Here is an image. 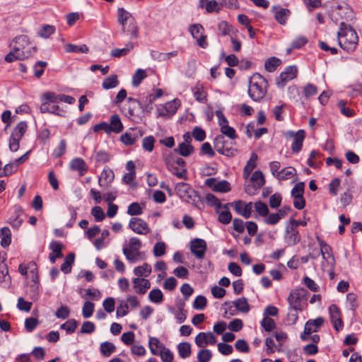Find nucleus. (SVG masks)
Segmentation results:
<instances>
[{"mask_svg": "<svg viewBox=\"0 0 362 362\" xmlns=\"http://www.w3.org/2000/svg\"><path fill=\"white\" fill-rule=\"evenodd\" d=\"M272 12L274 14L275 20L282 25L286 23L287 19L291 13L289 9L282 8L280 6H273Z\"/></svg>", "mask_w": 362, "mask_h": 362, "instance_id": "nucleus-12", "label": "nucleus"}, {"mask_svg": "<svg viewBox=\"0 0 362 362\" xmlns=\"http://www.w3.org/2000/svg\"><path fill=\"white\" fill-rule=\"evenodd\" d=\"M47 65L46 62L38 61L34 65V74L35 76L37 78H40L44 73V69Z\"/></svg>", "mask_w": 362, "mask_h": 362, "instance_id": "nucleus-60", "label": "nucleus"}, {"mask_svg": "<svg viewBox=\"0 0 362 362\" xmlns=\"http://www.w3.org/2000/svg\"><path fill=\"white\" fill-rule=\"evenodd\" d=\"M296 174V170L294 168L289 166V167L285 168L279 171V178L280 180H287L290 177H291Z\"/></svg>", "mask_w": 362, "mask_h": 362, "instance_id": "nucleus-51", "label": "nucleus"}, {"mask_svg": "<svg viewBox=\"0 0 362 362\" xmlns=\"http://www.w3.org/2000/svg\"><path fill=\"white\" fill-rule=\"evenodd\" d=\"M268 82L261 74L255 73L250 78L248 94L250 98L259 102L267 93Z\"/></svg>", "mask_w": 362, "mask_h": 362, "instance_id": "nucleus-2", "label": "nucleus"}, {"mask_svg": "<svg viewBox=\"0 0 362 362\" xmlns=\"http://www.w3.org/2000/svg\"><path fill=\"white\" fill-rule=\"evenodd\" d=\"M115 177L114 172L110 168H105L101 173V177L98 179V183L100 186H108Z\"/></svg>", "mask_w": 362, "mask_h": 362, "instance_id": "nucleus-20", "label": "nucleus"}, {"mask_svg": "<svg viewBox=\"0 0 362 362\" xmlns=\"http://www.w3.org/2000/svg\"><path fill=\"white\" fill-rule=\"evenodd\" d=\"M26 55L27 54H24L23 52H22V53L18 52L17 53L12 48V50L8 54H7L6 55L5 61L7 62H9V63L13 62L15 60L23 61L26 59Z\"/></svg>", "mask_w": 362, "mask_h": 362, "instance_id": "nucleus-40", "label": "nucleus"}, {"mask_svg": "<svg viewBox=\"0 0 362 362\" xmlns=\"http://www.w3.org/2000/svg\"><path fill=\"white\" fill-rule=\"evenodd\" d=\"M91 214L97 222L102 221L105 218V213L103 209L98 206L92 208Z\"/></svg>", "mask_w": 362, "mask_h": 362, "instance_id": "nucleus-62", "label": "nucleus"}, {"mask_svg": "<svg viewBox=\"0 0 362 362\" xmlns=\"http://www.w3.org/2000/svg\"><path fill=\"white\" fill-rule=\"evenodd\" d=\"M132 18H134L132 14L124 8L121 7L117 8V21L118 23L122 25V28H124V26L127 24V21L132 19Z\"/></svg>", "mask_w": 362, "mask_h": 362, "instance_id": "nucleus-25", "label": "nucleus"}, {"mask_svg": "<svg viewBox=\"0 0 362 362\" xmlns=\"http://www.w3.org/2000/svg\"><path fill=\"white\" fill-rule=\"evenodd\" d=\"M159 353L160 354H158V356H160V358L163 362H173V354L169 349L165 347V349L160 350Z\"/></svg>", "mask_w": 362, "mask_h": 362, "instance_id": "nucleus-64", "label": "nucleus"}, {"mask_svg": "<svg viewBox=\"0 0 362 362\" xmlns=\"http://www.w3.org/2000/svg\"><path fill=\"white\" fill-rule=\"evenodd\" d=\"M70 168L72 170L78 171L80 176H83L88 171V166L85 161L81 158H76L70 163Z\"/></svg>", "mask_w": 362, "mask_h": 362, "instance_id": "nucleus-19", "label": "nucleus"}, {"mask_svg": "<svg viewBox=\"0 0 362 362\" xmlns=\"http://www.w3.org/2000/svg\"><path fill=\"white\" fill-rule=\"evenodd\" d=\"M206 249V243L203 239L197 238L190 242L191 252L199 259L204 257Z\"/></svg>", "mask_w": 362, "mask_h": 362, "instance_id": "nucleus-8", "label": "nucleus"}, {"mask_svg": "<svg viewBox=\"0 0 362 362\" xmlns=\"http://www.w3.org/2000/svg\"><path fill=\"white\" fill-rule=\"evenodd\" d=\"M75 259V255L72 252L69 253L66 255V257L64 259V262L61 265V270L64 274H69L71 271V266L74 262Z\"/></svg>", "mask_w": 362, "mask_h": 362, "instance_id": "nucleus-31", "label": "nucleus"}, {"mask_svg": "<svg viewBox=\"0 0 362 362\" xmlns=\"http://www.w3.org/2000/svg\"><path fill=\"white\" fill-rule=\"evenodd\" d=\"M62 247L63 245L59 241H52L49 245V249L54 253L55 257H58V258L63 257L62 252Z\"/></svg>", "mask_w": 362, "mask_h": 362, "instance_id": "nucleus-55", "label": "nucleus"}, {"mask_svg": "<svg viewBox=\"0 0 362 362\" xmlns=\"http://www.w3.org/2000/svg\"><path fill=\"white\" fill-rule=\"evenodd\" d=\"M127 214L130 216L140 215L142 214V209L139 203L133 202L128 206Z\"/></svg>", "mask_w": 362, "mask_h": 362, "instance_id": "nucleus-63", "label": "nucleus"}, {"mask_svg": "<svg viewBox=\"0 0 362 362\" xmlns=\"http://www.w3.org/2000/svg\"><path fill=\"white\" fill-rule=\"evenodd\" d=\"M94 158L96 163H105L110 160L109 153L102 150L95 152Z\"/></svg>", "mask_w": 362, "mask_h": 362, "instance_id": "nucleus-54", "label": "nucleus"}, {"mask_svg": "<svg viewBox=\"0 0 362 362\" xmlns=\"http://www.w3.org/2000/svg\"><path fill=\"white\" fill-rule=\"evenodd\" d=\"M286 232L287 235L285 236V239L288 245H294L300 240L299 233L295 228L287 227Z\"/></svg>", "mask_w": 362, "mask_h": 362, "instance_id": "nucleus-23", "label": "nucleus"}, {"mask_svg": "<svg viewBox=\"0 0 362 362\" xmlns=\"http://www.w3.org/2000/svg\"><path fill=\"white\" fill-rule=\"evenodd\" d=\"M110 132L116 134L120 133L123 129V124L118 115H112L110 118L109 124Z\"/></svg>", "mask_w": 362, "mask_h": 362, "instance_id": "nucleus-22", "label": "nucleus"}, {"mask_svg": "<svg viewBox=\"0 0 362 362\" xmlns=\"http://www.w3.org/2000/svg\"><path fill=\"white\" fill-rule=\"evenodd\" d=\"M1 245L3 247H8L11 242V233L8 227H4L0 230Z\"/></svg>", "mask_w": 362, "mask_h": 362, "instance_id": "nucleus-30", "label": "nucleus"}, {"mask_svg": "<svg viewBox=\"0 0 362 362\" xmlns=\"http://www.w3.org/2000/svg\"><path fill=\"white\" fill-rule=\"evenodd\" d=\"M133 284L136 292L139 294H144L151 286L150 281L143 278H134Z\"/></svg>", "mask_w": 362, "mask_h": 362, "instance_id": "nucleus-18", "label": "nucleus"}, {"mask_svg": "<svg viewBox=\"0 0 362 362\" xmlns=\"http://www.w3.org/2000/svg\"><path fill=\"white\" fill-rule=\"evenodd\" d=\"M30 42L29 38L25 35H20L15 37L12 42L9 44V47L13 48L16 52H23L26 55V59L30 57L33 52L36 51L35 47L27 48L30 45Z\"/></svg>", "mask_w": 362, "mask_h": 362, "instance_id": "nucleus-5", "label": "nucleus"}, {"mask_svg": "<svg viewBox=\"0 0 362 362\" xmlns=\"http://www.w3.org/2000/svg\"><path fill=\"white\" fill-rule=\"evenodd\" d=\"M206 298L204 296L200 295L195 298L193 307L196 310H202L206 307Z\"/></svg>", "mask_w": 362, "mask_h": 362, "instance_id": "nucleus-61", "label": "nucleus"}, {"mask_svg": "<svg viewBox=\"0 0 362 362\" xmlns=\"http://www.w3.org/2000/svg\"><path fill=\"white\" fill-rule=\"evenodd\" d=\"M230 189V183L226 180L217 182L214 187V191L218 192H228Z\"/></svg>", "mask_w": 362, "mask_h": 362, "instance_id": "nucleus-57", "label": "nucleus"}, {"mask_svg": "<svg viewBox=\"0 0 362 362\" xmlns=\"http://www.w3.org/2000/svg\"><path fill=\"white\" fill-rule=\"evenodd\" d=\"M129 313V305L124 300H119V305L117 308V317H123Z\"/></svg>", "mask_w": 362, "mask_h": 362, "instance_id": "nucleus-59", "label": "nucleus"}, {"mask_svg": "<svg viewBox=\"0 0 362 362\" xmlns=\"http://www.w3.org/2000/svg\"><path fill=\"white\" fill-rule=\"evenodd\" d=\"M148 346L153 355H158L160 350L165 349V346L161 344L156 337H150L148 340Z\"/></svg>", "mask_w": 362, "mask_h": 362, "instance_id": "nucleus-29", "label": "nucleus"}, {"mask_svg": "<svg viewBox=\"0 0 362 362\" xmlns=\"http://www.w3.org/2000/svg\"><path fill=\"white\" fill-rule=\"evenodd\" d=\"M119 84L117 76L116 74L111 75L105 78L102 83V87L105 89H111L115 88Z\"/></svg>", "mask_w": 362, "mask_h": 362, "instance_id": "nucleus-36", "label": "nucleus"}, {"mask_svg": "<svg viewBox=\"0 0 362 362\" xmlns=\"http://www.w3.org/2000/svg\"><path fill=\"white\" fill-rule=\"evenodd\" d=\"M176 153H178L180 155L184 157H187L190 156L194 151L193 146L190 144H186L185 142H182L179 144L177 148L174 150Z\"/></svg>", "mask_w": 362, "mask_h": 362, "instance_id": "nucleus-28", "label": "nucleus"}, {"mask_svg": "<svg viewBox=\"0 0 362 362\" xmlns=\"http://www.w3.org/2000/svg\"><path fill=\"white\" fill-rule=\"evenodd\" d=\"M129 227L139 235H146L150 232L147 223L140 218H132L129 223Z\"/></svg>", "mask_w": 362, "mask_h": 362, "instance_id": "nucleus-11", "label": "nucleus"}, {"mask_svg": "<svg viewBox=\"0 0 362 362\" xmlns=\"http://www.w3.org/2000/svg\"><path fill=\"white\" fill-rule=\"evenodd\" d=\"M11 282V278L8 274V267L6 264L0 263V283H5L6 286H9Z\"/></svg>", "mask_w": 362, "mask_h": 362, "instance_id": "nucleus-34", "label": "nucleus"}, {"mask_svg": "<svg viewBox=\"0 0 362 362\" xmlns=\"http://www.w3.org/2000/svg\"><path fill=\"white\" fill-rule=\"evenodd\" d=\"M179 355L185 358L191 355V345L188 342H181L177 345Z\"/></svg>", "mask_w": 362, "mask_h": 362, "instance_id": "nucleus-38", "label": "nucleus"}, {"mask_svg": "<svg viewBox=\"0 0 362 362\" xmlns=\"http://www.w3.org/2000/svg\"><path fill=\"white\" fill-rule=\"evenodd\" d=\"M42 113H52L61 117H65L66 112L61 109L58 105L51 104L50 103H42L40 107Z\"/></svg>", "mask_w": 362, "mask_h": 362, "instance_id": "nucleus-17", "label": "nucleus"}, {"mask_svg": "<svg viewBox=\"0 0 362 362\" xmlns=\"http://www.w3.org/2000/svg\"><path fill=\"white\" fill-rule=\"evenodd\" d=\"M221 310H223L224 315H237L238 312L233 301L226 302L222 305Z\"/></svg>", "mask_w": 362, "mask_h": 362, "instance_id": "nucleus-47", "label": "nucleus"}, {"mask_svg": "<svg viewBox=\"0 0 362 362\" xmlns=\"http://www.w3.org/2000/svg\"><path fill=\"white\" fill-rule=\"evenodd\" d=\"M289 134L293 138L291 149L293 152L298 153L302 148L303 142L305 137V132L304 130L300 129L296 133L290 132Z\"/></svg>", "mask_w": 362, "mask_h": 362, "instance_id": "nucleus-14", "label": "nucleus"}, {"mask_svg": "<svg viewBox=\"0 0 362 362\" xmlns=\"http://www.w3.org/2000/svg\"><path fill=\"white\" fill-rule=\"evenodd\" d=\"M122 30L123 33L130 35L132 38L136 39L139 37V27L134 18H132L127 26H124Z\"/></svg>", "mask_w": 362, "mask_h": 362, "instance_id": "nucleus-24", "label": "nucleus"}, {"mask_svg": "<svg viewBox=\"0 0 362 362\" xmlns=\"http://www.w3.org/2000/svg\"><path fill=\"white\" fill-rule=\"evenodd\" d=\"M235 142L226 140L223 135L216 136L214 141L216 151L228 157H233L237 154L238 149L235 148Z\"/></svg>", "mask_w": 362, "mask_h": 362, "instance_id": "nucleus-4", "label": "nucleus"}, {"mask_svg": "<svg viewBox=\"0 0 362 362\" xmlns=\"http://www.w3.org/2000/svg\"><path fill=\"white\" fill-rule=\"evenodd\" d=\"M154 143L155 139L153 136H146L142 140V148L148 152H151L154 148Z\"/></svg>", "mask_w": 362, "mask_h": 362, "instance_id": "nucleus-53", "label": "nucleus"}, {"mask_svg": "<svg viewBox=\"0 0 362 362\" xmlns=\"http://www.w3.org/2000/svg\"><path fill=\"white\" fill-rule=\"evenodd\" d=\"M146 77V71L144 69H139L136 70L132 77V85L137 87L141 81Z\"/></svg>", "mask_w": 362, "mask_h": 362, "instance_id": "nucleus-45", "label": "nucleus"}, {"mask_svg": "<svg viewBox=\"0 0 362 362\" xmlns=\"http://www.w3.org/2000/svg\"><path fill=\"white\" fill-rule=\"evenodd\" d=\"M305 189V184L303 182H298L291 190V196L294 197H298L303 196Z\"/></svg>", "mask_w": 362, "mask_h": 362, "instance_id": "nucleus-58", "label": "nucleus"}, {"mask_svg": "<svg viewBox=\"0 0 362 362\" xmlns=\"http://www.w3.org/2000/svg\"><path fill=\"white\" fill-rule=\"evenodd\" d=\"M250 180L253 182L252 185L245 188V192L249 194H253V191L261 189L265 184L264 175L260 170L255 171L251 176Z\"/></svg>", "mask_w": 362, "mask_h": 362, "instance_id": "nucleus-9", "label": "nucleus"}, {"mask_svg": "<svg viewBox=\"0 0 362 362\" xmlns=\"http://www.w3.org/2000/svg\"><path fill=\"white\" fill-rule=\"evenodd\" d=\"M280 63L281 61L279 59L272 57L266 61L264 64L265 69L269 72H273L276 70Z\"/></svg>", "mask_w": 362, "mask_h": 362, "instance_id": "nucleus-44", "label": "nucleus"}, {"mask_svg": "<svg viewBox=\"0 0 362 362\" xmlns=\"http://www.w3.org/2000/svg\"><path fill=\"white\" fill-rule=\"evenodd\" d=\"M151 272V267L148 263H144L141 266L134 268V273L137 276H148Z\"/></svg>", "mask_w": 362, "mask_h": 362, "instance_id": "nucleus-37", "label": "nucleus"}, {"mask_svg": "<svg viewBox=\"0 0 362 362\" xmlns=\"http://www.w3.org/2000/svg\"><path fill=\"white\" fill-rule=\"evenodd\" d=\"M255 209L256 212L260 216H267L269 214V208L267 205L262 201H258L255 203Z\"/></svg>", "mask_w": 362, "mask_h": 362, "instance_id": "nucleus-48", "label": "nucleus"}, {"mask_svg": "<svg viewBox=\"0 0 362 362\" xmlns=\"http://www.w3.org/2000/svg\"><path fill=\"white\" fill-rule=\"evenodd\" d=\"M337 15L340 17L341 19L346 21H351L355 18V14L350 6L344 3L343 10L341 12H337Z\"/></svg>", "mask_w": 362, "mask_h": 362, "instance_id": "nucleus-27", "label": "nucleus"}, {"mask_svg": "<svg viewBox=\"0 0 362 362\" xmlns=\"http://www.w3.org/2000/svg\"><path fill=\"white\" fill-rule=\"evenodd\" d=\"M195 343L199 347H204L207 344L214 345L216 343V339L212 332H200L195 337Z\"/></svg>", "mask_w": 362, "mask_h": 362, "instance_id": "nucleus-13", "label": "nucleus"}, {"mask_svg": "<svg viewBox=\"0 0 362 362\" xmlns=\"http://www.w3.org/2000/svg\"><path fill=\"white\" fill-rule=\"evenodd\" d=\"M100 349L104 356L109 357L116 351V346L112 342L105 341L100 344Z\"/></svg>", "mask_w": 362, "mask_h": 362, "instance_id": "nucleus-33", "label": "nucleus"}, {"mask_svg": "<svg viewBox=\"0 0 362 362\" xmlns=\"http://www.w3.org/2000/svg\"><path fill=\"white\" fill-rule=\"evenodd\" d=\"M212 357V354L209 349H201L197 354L199 362H209Z\"/></svg>", "mask_w": 362, "mask_h": 362, "instance_id": "nucleus-56", "label": "nucleus"}, {"mask_svg": "<svg viewBox=\"0 0 362 362\" xmlns=\"http://www.w3.org/2000/svg\"><path fill=\"white\" fill-rule=\"evenodd\" d=\"M192 187L187 183L179 182L175 186V191L177 195L185 199L188 197L189 190H192Z\"/></svg>", "mask_w": 362, "mask_h": 362, "instance_id": "nucleus-26", "label": "nucleus"}, {"mask_svg": "<svg viewBox=\"0 0 362 362\" xmlns=\"http://www.w3.org/2000/svg\"><path fill=\"white\" fill-rule=\"evenodd\" d=\"M235 211L243 216L245 218L250 217L252 211V203H245L242 200H238L235 202Z\"/></svg>", "mask_w": 362, "mask_h": 362, "instance_id": "nucleus-16", "label": "nucleus"}, {"mask_svg": "<svg viewBox=\"0 0 362 362\" xmlns=\"http://www.w3.org/2000/svg\"><path fill=\"white\" fill-rule=\"evenodd\" d=\"M64 48L66 52L87 53L89 50L86 45L78 46L73 44H67L65 45Z\"/></svg>", "mask_w": 362, "mask_h": 362, "instance_id": "nucleus-43", "label": "nucleus"}, {"mask_svg": "<svg viewBox=\"0 0 362 362\" xmlns=\"http://www.w3.org/2000/svg\"><path fill=\"white\" fill-rule=\"evenodd\" d=\"M323 323V318H315L314 320L307 321L305 325L304 331L300 336V339L302 341H308L309 336L312 333L317 332Z\"/></svg>", "mask_w": 362, "mask_h": 362, "instance_id": "nucleus-7", "label": "nucleus"}, {"mask_svg": "<svg viewBox=\"0 0 362 362\" xmlns=\"http://www.w3.org/2000/svg\"><path fill=\"white\" fill-rule=\"evenodd\" d=\"M206 3L205 8L208 13H212L216 11L217 13L221 10V7L218 6V4L215 0H211L208 1V0H200L199 1V6L203 8L204 4Z\"/></svg>", "mask_w": 362, "mask_h": 362, "instance_id": "nucleus-32", "label": "nucleus"}, {"mask_svg": "<svg viewBox=\"0 0 362 362\" xmlns=\"http://www.w3.org/2000/svg\"><path fill=\"white\" fill-rule=\"evenodd\" d=\"M307 291L300 288L291 292L288 301L290 307L295 311L303 310L307 306Z\"/></svg>", "mask_w": 362, "mask_h": 362, "instance_id": "nucleus-6", "label": "nucleus"}, {"mask_svg": "<svg viewBox=\"0 0 362 362\" xmlns=\"http://www.w3.org/2000/svg\"><path fill=\"white\" fill-rule=\"evenodd\" d=\"M165 164L168 170L176 177L178 178H183L184 180H187L186 168H182V170L180 171L178 166L175 165L173 158L171 157L166 158L165 159Z\"/></svg>", "mask_w": 362, "mask_h": 362, "instance_id": "nucleus-15", "label": "nucleus"}, {"mask_svg": "<svg viewBox=\"0 0 362 362\" xmlns=\"http://www.w3.org/2000/svg\"><path fill=\"white\" fill-rule=\"evenodd\" d=\"M238 312L246 314L250 310V305L245 298H238L237 300L233 301Z\"/></svg>", "mask_w": 362, "mask_h": 362, "instance_id": "nucleus-39", "label": "nucleus"}, {"mask_svg": "<svg viewBox=\"0 0 362 362\" xmlns=\"http://www.w3.org/2000/svg\"><path fill=\"white\" fill-rule=\"evenodd\" d=\"M339 45L348 52L354 50L358 42L356 30L344 22H341L339 30L337 33Z\"/></svg>", "mask_w": 362, "mask_h": 362, "instance_id": "nucleus-1", "label": "nucleus"}, {"mask_svg": "<svg viewBox=\"0 0 362 362\" xmlns=\"http://www.w3.org/2000/svg\"><path fill=\"white\" fill-rule=\"evenodd\" d=\"M134 48V44L132 42H128L126 47L122 49H115L111 51V56L113 57H120L122 56L127 55Z\"/></svg>", "mask_w": 362, "mask_h": 362, "instance_id": "nucleus-35", "label": "nucleus"}, {"mask_svg": "<svg viewBox=\"0 0 362 362\" xmlns=\"http://www.w3.org/2000/svg\"><path fill=\"white\" fill-rule=\"evenodd\" d=\"M298 69L296 66H287L285 70L281 73L276 82L278 87L283 88L288 81L295 78L297 76Z\"/></svg>", "mask_w": 362, "mask_h": 362, "instance_id": "nucleus-10", "label": "nucleus"}, {"mask_svg": "<svg viewBox=\"0 0 362 362\" xmlns=\"http://www.w3.org/2000/svg\"><path fill=\"white\" fill-rule=\"evenodd\" d=\"M148 298L151 302L155 303H160L163 300V295L160 289L156 288L150 291L148 293Z\"/></svg>", "mask_w": 362, "mask_h": 362, "instance_id": "nucleus-46", "label": "nucleus"}, {"mask_svg": "<svg viewBox=\"0 0 362 362\" xmlns=\"http://www.w3.org/2000/svg\"><path fill=\"white\" fill-rule=\"evenodd\" d=\"M28 129L27 122L25 121L20 122L14 129L11 134H16V136L22 139Z\"/></svg>", "mask_w": 362, "mask_h": 362, "instance_id": "nucleus-49", "label": "nucleus"}, {"mask_svg": "<svg viewBox=\"0 0 362 362\" xmlns=\"http://www.w3.org/2000/svg\"><path fill=\"white\" fill-rule=\"evenodd\" d=\"M142 244L141 240L135 237L129 240V243L122 248V252L126 259L130 262L134 263L146 259L145 252L140 251Z\"/></svg>", "mask_w": 362, "mask_h": 362, "instance_id": "nucleus-3", "label": "nucleus"}, {"mask_svg": "<svg viewBox=\"0 0 362 362\" xmlns=\"http://www.w3.org/2000/svg\"><path fill=\"white\" fill-rule=\"evenodd\" d=\"M55 31V28L50 25H44L40 31L38 35L42 38H48Z\"/></svg>", "mask_w": 362, "mask_h": 362, "instance_id": "nucleus-52", "label": "nucleus"}, {"mask_svg": "<svg viewBox=\"0 0 362 362\" xmlns=\"http://www.w3.org/2000/svg\"><path fill=\"white\" fill-rule=\"evenodd\" d=\"M184 200L188 203L193 204L197 208H199V202H200L202 203V202L200 196L194 189H192V190H189V194L188 197H187V198L185 199Z\"/></svg>", "mask_w": 362, "mask_h": 362, "instance_id": "nucleus-41", "label": "nucleus"}, {"mask_svg": "<svg viewBox=\"0 0 362 362\" xmlns=\"http://www.w3.org/2000/svg\"><path fill=\"white\" fill-rule=\"evenodd\" d=\"M257 159V154L252 153L249 160L247 162L243 169V177L245 179H247L252 170L256 168Z\"/></svg>", "mask_w": 362, "mask_h": 362, "instance_id": "nucleus-21", "label": "nucleus"}, {"mask_svg": "<svg viewBox=\"0 0 362 362\" xmlns=\"http://www.w3.org/2000/svg\"><path fill=\"white\" fill-rule=\"evenodd\" d=\"M155 100L153 97L151 95H148L146 97L145 100L143 103H141L139 105V107L142 110L143 112H151L153 110L152 103Z\"/></svg>", "mask_w": 362, "mask_h": 362, "instance_id": "nucleus-50", "label": "nucleus"}, {"mask_svg": "<svg viewBox=\"0 0 362 362\" xmlns=\"http://www.w3.org/2000/svg\"><path fill=\"white\" fill-rule=\"evenodd\" d=\"M205 200L209 205L215 206L216 212L218 213V210L221 209L222 204L220 202V201L213 194H206L205 197Z\"/></svg>", "mask_w": 362, "mask_h": 362, "instance_id": "nucleus-42", "label": "nucleus"}]
</instances>
